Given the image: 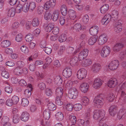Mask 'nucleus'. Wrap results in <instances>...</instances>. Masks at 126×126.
Here are the masks:
<instances>
[{"label": "nucleus", "instance_id": "nucleus-1", "mask_svg": "<svg viewBox=\"0 0 126 126\" xmlns=\"http://www.w3.org/2000/svg\"><path fill=\"white\" fill-rule=\"evenodd\" d=\"M105 112L103 110H95L93 112V118L95 120H98L100 122L105 120Z\"/></svg>", "mask_w": 126, "mask_h": 126}, {"label": "nucleus", "instance_id": "nucleus-2", "mask_svg": "<svg viewBox=\"0 0 126 126\" xmlns=\"http://www.w3.org/2000/svg\"><path fill=\"white\" fill-rule=\"evenodd\" d=\"M104 96L103 94H100L95 97L94 99V103L97 106L98 108H100L103 104L104 100L103 97Z\"/></svg>", "mask_w": 126, "mask_h": 126}, {"label": "nucleus", "instance_id": "nucleus-3", "mask_svg": "<svg viewBox=\"0 0 126 126\" xmlns=\"http://www.w3.org/2000/svg\"><path fill=\"white\" fill-rule=\"evenodd\" d=\"M78 92L75 88H73L70 89L68 96L70 99H75L78 96Z\"/></svg>", "mask_w": 126, "mask_h": 126}, {"label": "nucleus", "instance_id": "nucleus-4", "mask_svg": "<svg viewBox=\"0 0 126 126\" xmlns=\"http://www.w3.org/2000/svg\"><path fill=\"white\" fill-rule=\"evenodd\" d=\"M110 51V48L109 46H105L102 48L101 51V55L103 57H106L109 54Z\"/></svg>", "mask_w": 126, "mask_h": 126}, {"label": "nucleus", "instance_id": "nucleus-5", "mask_svg": "<svg viewBox=\"0 0 126 126\" xmlns=\"http://www.w3.org/2000/svg\"><path fill=\"white\" fill-rule=\"evenodd\" d=\"M87 74V71L84 69L79 70L77 72V75L79 79H82L85 78Z\"/></svg>", "mask_w": 126, "mask_h": 126}, {"label": "nucleus", "instance_id": "nucleus-6", "mask_svg": "<svg viewBox=\"0 0 126 126\" xmlns=\"http://www.w3.org/2000/svg\"><path fill=\"white\" fill-rule=\"evenodd\" d=\"M121 21L120 20H118L114 24V31L116 32L119 33L122 30V26Z\"/></svg>", "mask_w": 126, "mask_h": 126}, {"label": "nucleus", "instance_id": "nucleus-7", "mask_svg": "<svg viewBox=\"0 0 126 126\" xmlns=\"http://www.w3.org/2000/svg\"><path fill=\"white\" fill-rule=\"evenodd\" d=\"M89 50L87 49H85L81 51L78 55V59L80 61L83 60L87 56Z\"/></svg>", "mask_w": 126, "mask_h": 126}, {"label": "nucleus", "instance_id": "nucleus-8", "mask_svg": "<svg viewBox=\"0 0 126 126\" xmlns=\"http://www.w3.org/2000/svg\"><path fill=\"white\" fill-rule=\"evenodd\" d=\"M119 64V62L118 60H114L109 64V67L111 70H114L117 68Z\"/></svg>", "mask_w": 126, "mask_h": 126}, {"label": "nucleus", "instance_id": "nucleus-9", "mask_svg": "<svg viewBox=\"0 0 126 126\" xmlns=\"http://www.w3.org/2000/svg\"><path fill=\"white\" fill-rule=\"evenodd\" d=\"M56 4V0H50L47 2L44 5L45 9L47 10L50 8H53L55 6Z\"/></svg>", "mask_w": 126, "mask_h": 126}, {"label": "nucleus", "instance_id": "nucleus-10", "mask_svg": "<svg viewBox=\"0 0 126 126\" xmlns=\"http://www.w3.org/2000/svg\"><path fill=\"white\" fill-rule=\"evenodd\" d=\"M112 17L111 15L109 14H107L103 18L101 21L102 24L105 25H107L111 20Z\"/></svg>", "mask_w": 126, "mask_h": 126}, {"label": "nucleus", "instance_id": "nucleus-11", "mask_svg": "<svg viewBox=\"0 0 126 126\" xmlns=\"http://www.w3.org/2000/svg\"><path fill=\"white\" fill-rule=\"evenodd\" d=\"M107 40V36L106 34L104 33L102 34L100 36L98 42L99 45H102L105 43Z\"/></svg>", "mask_w": 126, "mask_h": 126}, {"label": "nucleus", "instance_id": "nucleus-12", "mask_svg": "<svg viewBox=\"0 0 126 126\" xmlns=\"http://www.w3.org/2000/svg\"><path fill=\"white\" fill-rule=\"evenodd\" d=\"M72 73V70L69 68H66L63 70L62 74L64 77L68 78L71 76Z\"/></svg>", "mask_w": 126, "mask_h": 126}, {"label": "nucleus", "instance_id": "nucleus-13", "mask_svg": "<svg viewBox=\"0 0 126 126\" xmlns=\"http://www.w3.org/2000/svg\"><path fill=\"white\" fill-rule=\"evenodd\" d=\"M109 112L111 116H114L116 114L117 112L116 106L114 105L111 106L109 109Z\"/></svg>", "mask_w": 126, "mask_h": 126}, {"label": "nucleus", "instance_id": "nucleus-14", "mask_svg": "<svg viewBox=\"0 0 126 126\" xmlns=\"http://www.w3.org/2000/svg\"><path fill=\"white\" fill-rule=\"evenodd\" d=\"M80 61L77 57H75L70 60V64L72 66L77 65L80 63Z\"/></svg>", "mask_w": 126, "mask_h": 126}, {"label": "nucleus", "instance_id": "nucleus-15", "mask_svg": "<svg viewBox=\"0 0 126 126\" xmlns=\"http://www.w3.org/2000/svg\"><path fill=\"white\" fill-rule=\"evenodd\" d=\"M117 81L116 79H111L108 81V84L110 87H114L117 84Z\"/></svg>", "mask_w": 126, "mask_h": 126}, {"label": "nucleus", "instance_id": "nucleus-16", "mask_svg": "<svg viewBox=\"0 0 126 126\" xmlns=\"http://www.w3.org/2000/svg\"><path fill=\"white\" fill-rule=\"evenodd\" d=\"M89 86L88 84L86 83H83L80 85V89L83 92L85 93L87 92L88 90Z\"/></svg>", "mask_w": 126, "mask_h": 126}, {"label": "nucleus", "instance_id": "nucleus-17", "mask_svg": "<svg viewBox=\"0 0 126 126\" xmlns=\"http://www.w3.org/2000/svg\"><path fill=\"white\" fill-rule=\"evenodd\" d=\"M102 80L99 79H96L94 80L93 87L96 89L99 88L102 85Z\"/></svg>", "mask_w": 126, "mask_h": 126}, {"label": "nucleus", "instance_id": "nucleus-18", "mask_svg": "<svg viewBox=\"0 0 126 126\" xmlns=\"http://www.w3.org/2000/svg\"><path fill=\"white\" fill-rule=\"evenodd\" d=\"M98 27L96 26L92 27L90 29L89 31L90 34L92 35L96 36L98 31Z\"/></svg>", "mask_w": 126, "mask_h": 126}, {"label": "nucleus", "instance_id": "nucleus-19", "mask_svg": "<svg viewBox=\"0 0 126 126\" xmlns=\"http://www.w3.org/2000/svg\"><path fill=\"white\" fill-rule=\"evenodd\" d=\"M101 68L100 65L98 63H95L93 65L92 70L94 73L98 72Z\"/></svg>", "mask_w": 126, "mask_h": 126}, {"label": "nucleus", "instance_id": "nucleus-20", "mask_svg": "<svg viewBox=\"0 0 126 126\" xmlns=\"http://www.w3.org/2000/svg\"><path fill=\"white\" fill-rule=\"evenodd\" d=\"M68 14L70 18L72 20H74L76 17V13L73 10H70L68 12Z\"/></svg>", "mask_w": 126, "mask_h": 126}, {"label": "nucleus", "instance_id": "nucleus-21", "mask_svg": "<svg viewBox=\"0 0 126 126\" xmlns=\"http://www.w3.org/2000/svg\"><path fill=\"white\" fill-rule=\"evenodd\" d=\"M97 36H94L90 38L88 40V43L90 45H94L96 42L98 38Z\"/></svg>", "mask_w": 126, "mask_h": 126}, {"label": "nucleus", "instance_id": "nucleus-22", "mask_svg": "<svg viewBox=\"0 0 126 126\" xmlns=\"http://www.w3.org/2000/svg\"><path fill=\"white\" fill-rule=\"evenodd\" d=\"M29 118V114L27 112H23L22 113L20 117L21 119L24 122L27 121Z\"/></svg>", "mask_w": 126, "mask_h": 126}, {"label": "nucleus", "instance_id": "nucleus-23", "mask_svg": "<svg viewBox=\"0 0 126 126\" xmlns=\"http://www.w3.org/2000/svg\"><path fill=\"white\" fill-rule=\"evenodd\" d=\"M124 46L123 44L121 43L116 44L113 47V49L114 51L117 52L120 50Z\"/></svg>", "mask_w": 126, "mask_h": 126}, {"label": "nucleus", "instance_id": "nucleus-24", "mask_svg": "<svg viewBox=\"0 0 126 126\" xmlns=\"http://www.w3.org/2000/svg\"><path fill=\"white\" fill-rule=\"evenodd\" d=\"M60 14V12L58 10H56L54 11L52 15L53 16V21H55L57 20Z\"/></svg>", "mask_w": 126, "mask_h": 126}, {"label": "nucleus", "instance_id": "nucleus-25", "mask_svg": "<svg viewBox=\"0 0 126 126\" xmlns=\"http://www.w3.org/2000/svg\"><path fill=\"white\" fill-rule=\"evenodd\" d=\"M15 8H12L8 11L7 15L9 17H12L14 16L15 13Z\"/></svg>", "mask_w": 126, "mask_h": 126}, {"label": "nucleus", "instance_id": "nucleus-26", "mask_svg": "<svg viewBox=\"0 0 126 126\" xmlns=\"http://www.w3.org/2000/svg\"><path fill=\"white\" fill-rule=\"evenodd\" d=\"M74 24L73 27L74 29H75L77 31L78 30V31L85 29V27H84V28L83 27H82L81 25L79 23H75L74 22Z\"/></svg>", "mask_w": 126, "mask_h": 126}, {"label": "nucleus", "instance_id": "nucleus-27", "mask_svg": "<svg viewBox=\"0 0 126 126\" xmlns=\"http://www.w3.org/2000/svg\"><path fill=\"white\" fill-rule=\"evenodd\" d=\"M111 15L112 17L111 21H115L118 18V12L116 10L113 11L112 12Z\"/></svg>", "mask_w": 126, "mask_h": 126}, {"label": "nucleus", "instance_id": "nucleus-28", "mask_svg": "<svg viewBox=\"0 0 126 126\" xmlns=\"http://www.w3.org/2000/svg\"><path fill=\"white\" fill-rule=\"evenodd\" d=\"M55 83L58 85H60L63 82L62 78L59 76H57L54 79Z\"/></svg>", "mask_w": 126, "mask_h": 126}, {"label": "nucleus", "instance_id": "nucleus-29", "mask_svg": "<svg viewBox=\"0 0 126 126\" xmlns=\"http://www.w3.org/2000/svg\"><path fill=\"white\" fill-rule=\"evenodd\" d=\"M47 107L49 110H54L56 109L55 105L51 102H49L47 105Z\"/></svg>", "mask_w": 126, "mask_h": 126}, {"label": "nucleus", "instance_id": "nucleus-30", "mask_svg": "<svg viewBox=\"0 0 126 126\" xmlns=\"http://www.w3.org/2000/svg\"><path fill=\"white\" fill-rule=\"evenodd\" d=\"M57 120L59 121L62 120L63 119V114L61 112H57L55 115Z\"/></svg>", "mask_w": 126, "mask_h": 126}, {"label": "nucleus", "instance_id": "nucleus-31", "mask_svg": "<svg viewBox=\"0 0 126 126\" xmlns=\"http://www.w3.org/2000/svg\"><path fill=\"white\" fill-rule=\"evenodd\" d=\"M54 27V24L50 23L46 27L45 29L47 32H50L51 30H52Z\"/></svg>", "mask_w": 126, "mask_h": 126}, {"label": "nucleus", "instance_id": "nucleus-32", "mask_svg": "<svg viewBox=\"0 0 126 126\" xmlns=\"http://www.w3.org/2000/svg\"><path fill=\"white\" fill-rule=\"evenodd\" d=\"M67 8L66 6L64 4L62 5L61 8V11L62 14L63 16H65L67 13Z\"/></svg>", "mask_w": 126, "mask_h": 126}, {"label": "nucleus", "instance_id": "nucleus-33", "mask_svg": "<svg viewBox=\"0 0 126 126\" xmlns=\"http://www.w3.org/2000/svg\"><path fill=\"white\" fill-rule=\"evenodd\" d=\"M109 8V6L108 5L105 4L101 7L100 9L101 12L102 14L104 13L107 11Z\"/></svg>", "mask_w": 126, "mask_h": 126}, {"label": "nucleus", "instance_id": "nucleus-34", "mask_svg": "<svg viewBox=\"0 0 126 126\" xmlns=\"http://www.w3.org/2000/svg\"><path fill=\"white\" fill-rule=\"evenodd\" d=\"M56 92L57 96H59L62 98L63 93V89L61 87H58L56 89Z\"/></svg>", "mask_w": 126, "mask_h": 126}, {"label": "nucleus", "instance_id": "nucleus-35", "mask_svg": "<svg viewBox=\"0 0 126 126\" xmlns=\"http://www.w3.org/2000/svg\"><path fill=\"white\" fill-rule=\"evenodd\" d=\"M11 44L10 42L8 40L3 41L1 43V45L2 47H7L9 46Z\"/></svg>", "mask_w": 126, "mask_h": 126}, {"label": "nucleus", "instance_id": "nucleus-36", "mask_svg": "<svg viewBox=\"0 0 126 126\" xmlns=\"http://www.w3.org/2000/svg\"><path fill=\"white\" fill-rule=\"evenodd\" d=\"M81 102L82 105L86 106L89 103V100L87 97L84 96L81 100Z\"/></svg>", "mask_w": 126, "mask_h": 126}, {"label": "nucleus", "instance_id": "nucleus-37", "mask_svg": "<svg viewBox=\"0 0 126 126\" xmlns=\"http://www.w3.org/2000/svg\"><path fill=\"white\" fill-rule=\"evenodd\" d=\"M84 119L86 124H89L90 120V114L89 112H87L85 113Z\"/></svg>", "mask_w": 126, "mask_h": 126}, {"label": "nucleus", "instance_id": "nucleus-38", "mask_svg": "<svg viewBox=\"0 0 126 126\" xmlns=\"http://www.w3.org/2000/svg\"><path fill=\"white\" fill-rule=\"evenodd\" d=\"M34 37L31 34H29L26 35L25 39L27 42H30L33 40Z\"/></svg>", "mask_w": 126, "mask_h": 126}, {"label": "nucleus", "instance_id": "nucleus-39", "mask_svg": "<svg viewBox=\"0 0 126 126\" xmlns=\"http://www.w3.org/2000/svg\"><path fill=\"white\" fill-rule=\"evenodd\" d=\"M67 37L65 34H62L60 36L59 38V41L61 43L64 42L66 40Z\"/></svg>", "mask_w": 126, "mask_h": 126}, {"label": "nucleus", "instance_id": "nucleus-40", "mask_svg": "<svg viewBox=\"0 0 126 126\" xmlns=\"http://www.w3.org/2000/svg\"><path fill=\"white\" fill-rule=\"evenodd\" d=\"M32 25L33 27H37L39 24V21L38 19L37 18L33 19L32 21Z\"/></svg>", "mask_w": 126, "mask_h": 126}, {"label": "nucleus", "instance_id": "nucleus-41", "mask_svg": "<svg viewBox=\"0 0 126 126\" xmlns=\"http://www.w3.org/2000/svg\"><path fill=\"white\" fill-rule=\"evenodd\" d=\"M21 68L19 67L16 68L14 69V72L15 75H19L22 74V72L21 70Z\"/></svg>", "mask_w": 126, "mask_h": 126}, {"label": "nucleus", "instance_id": "nucleus-42", "mask_svg": "<svg viewBox=\"0 0 126 126\" xmlns=\"http://www.w3.org/2000/svg\"><path fill=\"white\" fill-rule=\"evenodd\" d=\"M9 118L7 116H5L3 117L1 120V123L2 125L5 123L9 122Z\"/></svg>", "mask_w": 126, "mask_h": 126}, {"label": "nucleus", "instance_id": "nucleus-43", "mask_svg": "<svg viewBox=\"0 0 126 126\" xmlns=\"http://www.w3.org/2000/svg\"><path fill=\"white\" fill-rule=\"evenodd\" d=\"M28 6L29 10L31 11H32L35 8L36 4L34 2L32 1L28 4Z\"/></svg>", "mask_w": 126, "mask_h": 126}, {"label": "nucleus", "instance_id": "nucleus-44", "mask_svg": "<svg viewBox=\"0 0 126 126\" xmlns=\"http://www.w3.org/2000/svg\"><path fill=\"white\" fill-rule=\"evenodd\" d=\"M29 103V101L27 98H23L22 100L21 105L22 106L27 107Z\"/></svg>", "mask_w": 126, "mask_h": 126}, {"label": "nucleus", "instance_id": "nucleus-45", "mask_svg": "<svg viewBox=\"0 0 126 126\" xmlns=\"http://www.w3.org/2000/svg\"><path fill=\"white\" fill-rule=\"evenodd\" d=\"M20 117L18 114H15L13 116V122L15 124L18 123Z\"/></svg>", "mask_w": 126, "mask_h": 126}, {"label": "nucleus", "instance_id": "nucleus-46", "mask_svg": "<svg viewBox=\"0 0 126 126\" xmlns=\"http://www.w3.org/2000/svg\"><path fill=\"white\" fill-rule=\"evenodd\" d=\"M45 93L47 96H50L52 95V91L51 89H50L46 88L45 90Z\"/></svg>", "mask_w": 126, "mask_h": 126}, {"label": "nucleus", "instance_id": "nucleus-47", "mask_svg": "<svg viewBox=\"0 0 126 126\" xmlns=\"http://www.w3.org/2000/svg\"><path fill=\"white\" fill-rule=\"evenodd\" d=\"M11 99L14 104H17L19 101L18 97L17 96L15 95L13 96Z\"/></svg>", "mask_w": 126, "mask_h": 126}, {"label": "nucleus", "instance_id": "nucleus-48", "mask_svg": "<svg viewBox=\"0 0 126 126\" xmlns=\"http://www.w3.org/2000/svg\"><path fill=\"white\" fill-rule=\"evenodd\" d=\"M43 116L46 120H48L50 117V113L49 111L45 110L43 112Z\"/></svg>", "mask_w": 126, "mask_h": 126}, {"label": "nucleus", "instance_id": "nucleus-49", "mask_svg": "<svg viewBox=\"0 0 126 126\" xmlns=\"http://www.w3.org/2000/svg\"><path fill=\"white\" fill-rule=\"evenodd\" d=\"M60 97L57 96L56 100V103L58 105L61 106L63 103V102L62 101V99Z\"/></svg>", "mask_w": 126, "mask_h": 126}, {"label": "nucleus", "instance_id": "nucleus-50", "mask_svg": "<svg viewBox=\"0 0 126 126\" xmlns=\"http://www.w3.org/2000/svg\"><path fill=\"white\" fill-rule=\"evenodd\" d=\"M73 107L74 108L75 110L77 111L80 110L82 108V106L80 104H75L74 105Z\"/></svg>", "mask_w": 126, "mask_h": 126}, {"label": "nucleus", "instance_id": "nucleus-51", "mask_svg": "<svg viewBox=\"0 0 126 126\" xmlns=\"http://www.w3.org/2000/svg\"><path fill=\"white\" fill-rule=\"evenodd\" d=\"M1 75L2 77L6 79L9 78V77L8 73L4 69L2 71Z\"/></svg>", "mask_w": 126, "mask_h": 126}, {"label": "nucleus", "instance_id": "nucleus-52", "mask_svg": "<svg viewBox=\"0 0 126 126\" xmlns=\"http://www.w3.org/2000/svg\"><path fill=\"white\" fill-rule=\"evenodd\" d=\"M73 84V83L71 80H69L66 82L65 85V87L68 89H70L71 88L72 85Z\"/></svg>", "mask_w": 126, "mask_h": 126}, {"label": "nucleus", "instance_id": "nucleus-53", "mask_svg": "<svg viewBox=\"0 0 126 126\" xmlns=\"http://www.w3.org/2000/svg\"><path fill=\"white\" fill-rule=\"evenodd\" d=\"M29 9L28 4V3H25L24 4L22 8V11L25 12H27Z\"/></svg>", "mask_w": 126, "mask_h": 126}, {"label": "nucleus", "instance_id": "nucleus-54", "mask_svg": "<svg viewBox=\"0 0 126 126\" xmlns=\"http://www.w3.org/2000/svg\"><path fill=\"white\" fill-rule=\"evenodd\" d=\"M23 35L20 33L18 34L16 37L15 40L18 42H20L21 41L22 39Z\"/></svg>", "mask_w": 126, "mask_h": 126}, {"label": "nucleus", "instance_id": "nucleus-55", "mask_svg": "<svg viewBox=\"0 0 126 126\" xmlns=\"http://www.w3.org/2000/svg\"><path fill=\"white\" fill-rule=\"evenodd\" d=\"M114 98V96L113 93H111L109 94L107 97V99L109 101L112 102Z\"/></svg>", "mask_w": 126, "mask_h": 126}, {"label": "nucleus", "instance_id": "nucleus-56", "mask_svg": "<svg viewBox=\"0 0 126 126\" xmlns=\"http://www.w3.org/2000/svg\"><path fill=\"white\" fill-rule=\"evenodd\" d=\"M21 51L25 53H28L29 51V49L26 46H23L20 48Z\"/></svg>", "mask_w": 126, "mask_h": 126}, {"label": "nucleus", "instance_id": "nucleus-57", "mask_svg": "<svg viewBox=\"0 0 126 126\" xmlns=\"http://www.w3.org/2000/svg\"><path fill=\"white\" fill-rule=\"evenodd\" d=\"M24 94L26 97L28 98L31 96V91L29 90L26 89L24 92Z\"/></svg>", "mask_w": 126, "mask_h": 126}, {"label": "nucleus", "instance_id": "nucleus-58", "mask_svg": "<svg viewBox=\"0 0 126 126\" xmlns=\"http://www.w3.org/2000/svg\"><path fill=\"white\" fill-rule=\"evenodd\" d=\"M16 64L17 67L21 68L24 66L25 63L22 61H19L16 63Z\"/></svg>", "mask_w": 126, "mask_h": 126}, {"label": "nucleus", "instance_id": "nucleus-59", "mask_svg": "<svg viewBox=\"0 0 126 126\" xmlns=\"http://www.w3.org/2000/svg\"><path fill=\"white\" fill-rule=\"evenodd\" d=\"M38 86L39 89L42 90H44L46 88L45 84L43 82L39 83L38 84Z\"/></svg>", "mask_w": 126, "mask_h": 126}, {"label": "nucleus", "instance_id": "nucleus-60", "mask_svg": "<svg viewBox=\"0 0 126 126\" xmlns=\"http://www.w3.org/2000/svg\"><path fill=\"white\" fill-rule=\"evenodd\" d=\"M5 92L9 93H12L13 90L12 87L9 85L8 86H6L5 88Z\"/></svg>", "mask_w": 126, "mask_h": 126}, {"label": "nucleus", "instance_id": "nucleus-61", "mask_svg": "<svg viewBox=\"0 0 126 126\" xmlns=\"http://www.w3.org/2000/svg\"><path fill=\"white\" fill-rule=\"evenodd\" d=\"M70 121L73 124H75L76 123V117L74 116H70L69 117Z\"/></svg>", "mask_w": 126, "mask_h": 126}, {"label": "nucleus", "instance_id": "nucleus-62", "mask_svg": "<svg viewBox=\"0 0 126 126\" xmlns=\"http://www.w3.org/2000/svg\"><path fill=\"white\" fill-rule=\"evenodd\" d=\"M73 108V105L71 103H69L66 105V109L67 110L71 111Z\"/></svg>", "mask_w": 126, "mask_h": 126}, {"label": "nucleus", "instance_id": "nucleus-63", "mask_svg": "<svg viewBox=\"0 0 126 126\" xmlns=\"http://www.w3.org/2000/svg\"><path fill=\"white\" fill-rule=\"evenodd\" d=\"M44 8L41 6H39L37 8V12L39 14H41L43 12Z\"/></svg>", "mask_w": 126, "mask_h": 126}, {"label": "nucleus", "instance_id": "nucleus-64", "mask_svg": "<svg viewBox=\"0 0 126 126\" xmlns=\"http://www.w3.org/2000/svg\"><path fill=\"white\" fill-rule=\"evenodd\" d=\"M52 32L54 35L57 34L59 32V28L58 27H54L52 30Z\"/></svg>", "mask_w": 126, "mask_h": 126}]
</instances>
